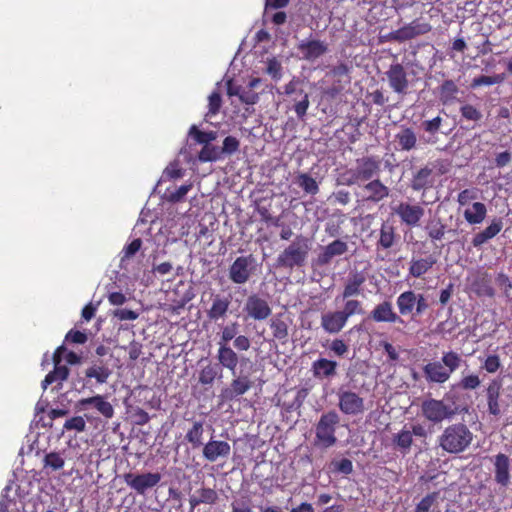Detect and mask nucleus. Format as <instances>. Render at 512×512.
I'll use <instances>...</instances> for the list:
<instances>
[{
	"instance_id": "f03ea898",
	"label": "nucleus",
	"mask_w": 512,
	"mask_h": 512,
	"mask_svg": "<svg viewBox=\"0 0 512 512\" xmlns=\"http://www.w3.org/2000/svg\"><path fill=\"white\" fill-rule=\"evenodd\" d=\"M308 238L299 235L277 257L276 266L292 270L305 265L309 253Z\"/></svg>"
},
{
	"instance_id": "bf43d9fd",
	"label": "nucleus",
	"mask_w": 512,
	"mask_h": 512,
	"mask_svg": "<svg viewBox=\"0 0 512 512\" xmlns=\"http://www.w3.org/2000/svg\"><path fill=\"white\" fill-rule=\"evenodd\" d=\"M331 471L333 473H341L344 475H349L353 472V463L348 458H343L341 460H334L330 464Z\"/></svg>"
},
{
	"instance_id": "9d476101",
	"label": "nucleus",
	"mask_w": 512,
	"mask_h": 512,
	"mask_svg": "<svg viewBox=\"0 0 512 512\" xmlns=\"http://www.w3.org/2000/svg\"><path fill=\"white\" fill-rule=\"evenodd\" d=\"M232 296L221 293H211L210 306L205 309V315L211 322L225 320L230 313Z\"/></svg>"
},
{
	"instance_id": "4c0bfd02",
	"label": "nucleus",
	"mask_w": 512,
	"mask_h": 512,
	"mask_svg": "<svg viewBox=\"0 0 512 512\" xmlns=\"http://www.w3.org/2000/svg\"><path fill=\"white\" fill-rule=\"evenodd\" d=\"M111 374L112 370L102 362L93 363L85 371L86 378H94L98 384L106 383Z\"/></svg>"
},
{
	"instance_id": "ddd939ff",
	"label": "nucleus",
	"mask_w": 512,
	"mask_h": 512,
	"mask_svg": "<svg viewBox=\"0 0 512 512\" xmlns=\"http://www.w3.org/2000/svg\"><path fill=\"white\" fill-rule=\"evenodd\" d=\"M390 88L399 95H406L409 87L407 72L402 64H391L386 71Z\"/></svg>"
},
{
	"instance_id": "2f4dec72",
	"label": "nucleus",
	"mask_w": 512,
	"mask_h": 512,
	"mask_svg": "<svg viewBox=\"0 0 512 512\" xmlns=\"http://www.w3.org/2000/svg\"><path fill=\"white\" fill-rule=\"evenodd\" d=\"M397 240L396 228L389 221H383L379 230L377 249H390Z\"/></svg>"
},
{
	"instance_id": "f257e3e1",
	"label": "nucleus",
	"mask_w": 512,
	"mask_h": 512,
	"mask_svg": "<svg viewBox=\"0 0 512 512\" xmlns=\"http://www.w3.org/2000/svg\"><path fill=\"white\" fill-rule=\"evenodd\" d=\"M474 435L463 422L448 425L438 436V446L449 454H460L472 444Z\"/></svg>"
},
{
	"instance_id": "aec40b11",
	"label": "nucleus",
	"mask_w": 512,
	"mask_h": 512,
	"mask_svg": "<svg viewBox=\"0 0 512 512\" xmlns=\"http://www.w3.org/2000/svg\"><path fill=\"white\" fill-rule=\"evenodd\" d=\"M494 480L501 487H508L510 484V458L504 453H498L494 456Z\"/></svg>"
},
{
	"instance_id": "39448f33",
	"label": "nucleus",
	"mask_w": 512,
	"mask_h": 512,
	"mask_svg": "<svg viewBox=\"0 0 512 512\" xmlns=\"http://www.w3.org/2000/svg\"><path fill=\"white\" fill-rule=\"evenodd\" d=\"M380 171V161L373 156H367L356 160L355 169L348 171L351 178L347 181L348 185L359 183L360 181L371 180Z\"/></svg>"
},
{
	"instance_id": "6e6552de",
	"label": "nucleus",
	"mask_w": 512,
	"mask_h": 512,
	"mask_svg": "<svg viewBox=\"0 0 512 512\" xmlns=\"http://www.w3.org/2000/svg\"><path fill=\"white\" fill-rule=\"evenodd\" d=\"M254 264L252 254L237 257L229 267V279L234 284H245L253 274Z\"/></svg>"
},
{
	"instance_id": "4468645a",
	"label": "nucleus",
	"mask_w": 512,
	"mask_h": 512,
	"mask_svg": "<svg viewBox=\"0 0 512 512\" xmlns=\"http://www.w3.org/2000/svg\"><path fill=\"white\" fill-rule=\"evenodd\" d=\"M338 398V407L343 414L359 415L365 410L364 399L353 391H341Z\"/></svg>"
},
{
	"instance_id": "ea45409f",
	"label": "nucleus",
	"mask_w": 512,
	"mask_h": 512,
	"mask_svg": "<svg viewBox=\"0 0 512 512\" xmlns=\"http://www.w3.org/2000/svg\"><path fill=\"white\" fill-rule=\"evenodd\" d=\"M395 140L401 150L410 151L416 147L417 137L410 127L402 128L396 135Z\"/></svg>"
},
{
	"instance_id": "7c9ffc66",
	"label": "nucleus",
	"mask_w": 512,
	"mask_h": 512,
	"mask_svg": "<svg viewBox=\"0 0 512 512\" xmlns=\"http://www.w3.org/2000/svg\"><path fill=\"white\" fill-rule=\"evenodd\" d=\"M434 184L433 170L428 166L419 169L412 177L410 187L413 191L427 190Z\"/></svg>"
},
{
	"instance_id": "de8ad7c7",
	"label": "nucleus",
	"mask_w": 512,
	"mask_h": 512,
	"mask_svg": "<svg viewBox=\"0 0 512 512\" xmlns=\"http://www.w3.org/2000/svg\"><path fill=\"white\" fill-rule=\"evenodd\" d=\"M189 136L193 137V139L201 145H208L211 142L217 139L216 131H201L197 128V126L192 125L189 129Z\"/></svg>"
},
{
	"instance_id": "680f3d73",
	"label": "nucleus",
	"mask_w": 512,
	"mask_h": 512,
	"mask_svg": "<svg viewBox=\"0 0 512 512\" xmlns=\"http://www.w3.org/2000/svg\"><path fill=\"white\" fill-rule=\"evenodd\" d=\"M460 114L463 119L468 121H480L482 119V113L476 107L471 104H465L460 107Z\"/></svg>"
},
{
	"instance_id": "6e6d98bb",
	"label": "nucleus",
	"mask_w": 512,
	"mask_h": 512,
	"mask_svg": "<svg viewBox=\"0 0 512 512\" xmlns=\"http://www.w3.org/2000/svg\"><path fill=\"white\" fill-rule=\"evenodd\" d=\"M239 324L237 322H232L226 326L222 327L220 334V345H228L229 341L233 340L237 337Z\"/></svg>"
},
{
	"instance_id": "8fccbe9b",
	"label": "nucleus",
	"mask_w": 512,
	"mask_h": 512,
	"mask_svg": "<svg viewBox=\"0 0 512 512\" xmlns=\"http://www.w3.org/2000/svg\"><path fill=\"white\" fill-rule=\"evenodd\" d=\"M506 73L494 74L492 76L481 75L475 77L471 82L472 88H477L481 86H490L494 84H501L506 80Z\"/></svg>"
},
{
	"instance_id": "13d9d810",
	"label": "nucleus",
	"mask_w": 512,
	"mask_h": 512,
	"mask_svg": "<svg viewBox=\"0 0 512 512\" xmlns=\"http://www.w3.org/2000/svg\"><path fill=\"white\" fill-rule=\"evenodd\" d=\"M222 106V97L219 91H213L208 98V112L205 117H212L219 113Z\"/></svg>"
},
{
	"instance_id": "cd10ccee",
	"label": "nucleus",
	"mask_w": 512,
	"mask_h": 512,
	"mask_svg": "<svg viewBox=\"0 0 512 512\" xmlns=\"http://www.w3.org/2000/svg\"><path fill=\"white\" fill-rule=\"evenodd\" d=\"M365 282L366 277L362 272L351 273L344 284V288L341 294L342 299H348L353 296L361 295Z\"/></svg>"
},
{
	"instance_id": "49530a36",
	"label": "nucleus",
	"mask_w": 512,
	"mask_h": 512,
	"mask_svg": "<svg viewBox=\"0 0 512 512\" xmlns=\"http://www.w3.org/2000/svg\"><path fill=\"white\" fill-rule=\"evenodd\" d=\"M198 159L200 162H216L221 160L220 147L213 144L202 145V149L198 153Z\"/></svg>"
},
{
	"instance_id": "79ce46f5",
	"label": "nucleus",
	"mask_w": 512,
	"mask_h": 512,
	"mask_svg": "<svg viewBox=\"0 0 512 512\" xmlns=\"http://www.w3.org/2000/svg\"><path fill=\"white\" fill-rule=\"evenodd\" d=\"M204 427L202 421H194L190 429H188L185 439L196 449L204 445L203 443Z\"/></svg>"
},
{
	"instance_id": "338daca9",
	"label": "nucleus",
	"mask_w": 512,
	"mask_h": 512,
	"mask_svg": "<svg viewBox=\"0 0 512 512\" xmlns=\"http://www.w3.org/2000/svg\"><path fill=\"white\" fill-rule=\"evenodd\" d=\"M443 119L440 116H436L431 120H425L422 122L421 127L423 130L431 135H435L442 126Z\"/></svg>"
},
{
	"instance_id": "2eb2a0df",
	"label": "nucleus",
	"mask_w": 512,
	"mask_h": 512,
	"mask_svg": "<svg viewBox=\"0 0 512 512\" xmlns=\"http://www.w3.org/2000/svg\"><path fill=\"white\" fill-rule=\"evenodd\" d=\"M368 319L376 323H405L403 318L394 311L392 303L388 300L382 301L375 305V307L369 313Z\"/></svg>"
},
{
	"instance_id": "c9c22d12",
	"label": "nucleus",
	"mask_w": 512,
	"mask_h": 512,
	"mask_svg": "<svg viewBox=\"0 0 512 512\" xmlns=\"http://www.w3.org/2000/svg\"><path fill=\"white\" fill-rule=\"evenodd\" d=\"M473 291L479 296H494V289L491 286V281L488 273L477 272L473 281L471 282Z\"/></svg>"
},
{
	"instance_id": "69168bd1",
	"label": "nucleus",
	"mask_w": 512,
	"mask_h": 512,
	"mask_svg": "<svg viewBox=\"0 0 512 512\" xmlns=\"http://www.w3.org/2000/svg\"><path fill=\"white\" fill-rule=\"evenodd\" d=\"M477 198L478 190L476 188H467L459 192L457 202L460 206H465Z\"/></svg>"
},
{
	"instance_id": "4be33fe9",
	"label": "nucleus",
	"mask_w": 512,
	"mask_h": 512,
	"mask_svg": "<svg viewBox=\"0 0 512 512\" xmlns=\"http://www.w3.org/2000/svg\"><path fill=\"white\" fill-rule=\"evenodd\" d=\"M348 251V245L341 239H336L323 247L322 251L316 258V263L319 266L329 265L332 259L336 256H341Z\"/></svg>"
},
{
	"instance_id": "72a5a7b5",
	"label": "nucleus",
	"mask_w": 512,
	"mask_h": 512,
	"mask_svg": "<svg viewBox=\"0 0 512 512\" xmlns=\"http://www.w3.org/2000/svg\"><path fill=\"white\" fill-rule=\"evenodd\" d=\"M459 87L451 79L444 80L438 87V98L442 105H450L457 100Z\"/></svg>"
},
{
	"instance_id": "3c124183",
	"label": "nucleus",
	"mask_w": 512,
	"mask_h": 512,
	"mask_svg": "<svg viewBox=\"0 0 512 512\" xmlns=\"http://www.w3.org/2000/svg\"><path fill=\"white\" fill-rule=\"evenodd\" d=\"M439 492L433 491L425 495L419 503L416 504L413 512H431L437 505Z\"/></svg>"
},
{
	"instance_id": "a19ab883",
	"label": "nucleus",
	"mask_w": 512,
	"mask_h": 512,
	"mask_svg": "<svg viewBox=\"0 0 512 512\" xmlns=\"http://www.w3.org/2000/svg\"><path fill=\"white\" fill-rule=\"evenodd\" d=\"M393 444L403 454H407L413 444L412 432L405 425L398 433L393 435Z\"/></svg>"
},
{
	"instance_id": "20e7f679",
	"label": "nucleus",
	"mask_w": 512,
	"mask_h": 512,
	"mask_svg": "<svg viewBox=\"0 0 512 512\" xmlns=\"http://www.w3.org/2000/svg\"><path fill=\"white\" fill-rule=\"evenodd\" d=\"M422 416L434 424L452 419L456 414V408L444 400L427 398L421 403Z\"/></svg>"
},
{
	"instance_id": "09e8293b",
	"label": "nucleus",
	"mask_w": 512,
	"mask_h": 512,
	"mask_svg": "<svg viewBox=\"0 0 512 512\" xmlns=\"http://www.w3.org/2000/svg\"><path fill=\"white\" fill-rule=\"evenodd\" d=\"M462 358L455 351H447L443 352L441 363L445 367V369L452 375L461 365Z\"/></svg>"
},
{
	"instance_id": "774afa93",
	"label": "nucleus",
	"mask_w": 512,
	"mask_h": 512,
	"mask_svg": "<svg viewBox=\"0 0 512 512\" xmlns=\"http://www.w3.org/2000/svg\"><path fill=\"white\" fill-rule=\"evenodd\" d=\"M329 349L334 355L343 357L349 351V346L344 340L336 338L332 340Z\"/></svg>"
},
{
	"instance_id": "423d86ee",
	"label": "nucleus",
	"mask_w": 512,
	"mask_h": 512,
	"mask_svg": "<svg viewBox=\"0 0 512 512\" xmlns=\"http://www.w3.org/2000/svg\"><path fill=\"white\" fill-rule=\"evenodd\" d=\"M253 381L248 374H235L230 384L221 389L219 398L222 403L238 400L253 387Z\"/></svg>"
},
{
	"instance_id": "dca6fc26",
	"label": "nucleus",
	"mask_w": 512,
	"mask_h": 512,
	"mask_svg": "<svg viewBox=\"0 0 512 512\" xmlns=\"http://www.w3.org/2000/svg\"><path fill=\"white\" fill-rule=\"evenodd\" d=\"M217 360L219 366L228 369L232 376L236 374L237 365L243 364L249 361L246 357H239L236 351L229 345H220L217 351Z\"/></svg>"
},
{
	"instance_id": "7ed1b4c3",
	"label": "nucleus",
	"mask_w": 512,
	"mask_h": 512,
	"mask_svg": "<svg viewBox=\"0 0 512 512\" xmlns=\"http://www.w3.org/2000/svg\"><path fill=\"white\" fill-rule=\"evenodd\" d=\"M339 416L335 411H328L321 415L316 424V444L322 448H329L336 444V426L339 423Z\"/></svg>"
},
{
	"instance_id": "6ab92c4d",
	"label": "nucleus",
	"mask_w": 512,
	"mask_h": 512,
	"mask_svg": "<svg viewBox=\"0 0 512 512\" xmlns=\"http://www.w3.org/2000/svg\"><path fill=\"white\" fill-rule=\"evenodd\" d=\"M78 406L80 409H87L88 407H93L99 414H101L106 419H111L114 417L115 411L112 404L105 399L102 395H95L88 398H82L78 401Z\"/></svg>"
},
{
	"instance_id": "864d4df0",
	"label": "nucleus",
	"mask_w": 512,
	"mask_h": 512,
	"mask_svg": "<svg viewBox=\"0 0 512 512\" xmlns=\"http://www.w3.org/2000/svg\"><path fill=\"white\" fill-rule=\"evenodd\" d=\"M344 300L345 303L343 310H341V312L346 316L347 319H349L353 315L364 313L363 304L361 301L351 298Z\"/></svg>"
},
{
	"instance_id": "0eeeda50",
	"label": "nucleus",
	"mask_w": 512,
	"mask_h": 512,
	"mask_svg": "<svg viewBox=\"0 0 512 512\" xmlns=\"http://www.w3.org/2000/svg\"><path fill=\"white\" fill-rule=\"evenodd\" d=\"M243 312L248 319L264 321L272 314V309L267 299L253 293L247 297Z\"/></svg>"
},
{
	"instance_id": "412c9836",
	"label": "nucleus",
	"mask_w": 512,
	"mask_h": 512,
	"mask_svg": "<svg viewBox=\"0 0 512 512\" xmlns=\"http://www.w3.org/2000/svg\"><path fill=\"white\" fill-rule=\"evenodd\" d=\"M437 257L434 254H429L425 257L411 258L408 268V274L412 278H422L426 273L432 270L437 264Z\"/></svg>"
},
{
	"instance_id": "b1692460",
	"label": "nucleus",
	"mask_w": 512,
	"mask_h": 512,
	"mask_svg": "<svg viewBox=\"0 0 512 512\" xmlns=\"http://www.w3.org/2000/svg\"><path fill=\"white\" fill-rule=\"evenodd\" d=\"M291 320L285 313H277L269 320V328L274 339L285 344L289 337V323Z\"/></svg>"
},
{
	"instance_id": "f3484780",
	"label": "nucleus",
	"mask_w": 512,
	"mask_h": 512,
	"mask_svg": "<svg viewBox=\"0 0 512 512\" xmlns=\"http://www.w3.org/2000/svg\"><path fill=\"white\" fill-rule=\"evenodd\" d=\"M297 50L303 59L314 61L327 53L328 45L318 39H306L297 45Z\"/></svg>"
},
{
	"instance_id": "4d7b16f0",
	"label": "nucleus",
	"mask_w": 512,
	"mask_h": 512,
	"mask_svg": "<svg viewBox=\"0 0 512 512\" xmlns=\"http://www.w3.org/2000/svg\"><path fill=\"white\" fill-rule=\"evenodd\" d=\"M240 148V141L234 136H227L223 140V145L220 147L222 159L225 156H230L236 153Z\"/></svg>"
},
{
	"instance_id": "603ef678",
	"label": "nucleus",
	"mask_w": 512,
	"mask_h": 512,
	"mask_svg": "<svg viewBox=\"0 0 512 512\" xmlns=\"http://www.w3.org/2000/svg\"><path fill=\"white\" fill-rule=\"evenodd\" d=\"M65 459L59 452H49L44 456L43 468L51 469V471H57L64 467Z\"/></svg>"
},
{
	"instance_id": "9b49d317",
	"label": "nucleus",
	"mask_w": 512,
	"mask_h": 512,
	"mask_svg": "<svg viewBox=\"0 0 512 512\" xmlns=\"http://www.w3.org/2000/svg\"><path fill=\"white\" fill-rule=\"evenodd\" d=\"M431 30L429 23H421L418 20H414L411 23L395 30L384 36L386 41L405 42L411 40L417 36L424 35Z\"/></svg>"
},
{
	"instance_id": "393cba45",
	"label": "nucleus",
	"mask_w": 512,
	"mask_h": 512,
	"mask_svg": "<svg viewBox=\"0 0 512 512\" xmlns=\"http://www.w3.org/2000/svg\"><path fill=\"white\" fill-rule=\"evenodd\" d=\"M503 226L502 218L494 217L485 229L473 236L471 241L472 245L476 248L481 247L483 244L496 237L501 232Z\"/></svg>"
},
{
	"instance_id": "a18cd8bd",
	"label": "nucleus",
	"mask_w": 512,
	"mask_h": 512,
	"mask_svg": "<svg viewBox=\"0 0 512 512\" xmlns=\"http://www.w3.org/2000/svg\"><path fill=\"white\" fill-rule=\"evenodd\" d=\"M446 228V224L440 219L428 222L425 227L427 235L432 242L441 241L445 236Z\"/></svg>"
},
{
	"instance_id": "f704fd0d",
	"label": "nucleus",
	"mask_w": 512,
	"mask_h": 512,
	"mask_svg": "<svg viewBox=\"0 0 512 512\" xmlns=\"http://www.w3.org/2000/svg\"><path fill=\"white\" fill-rule=\"evenodd\" d=\"M398 308V315L412 317L416 316L415 313V291L407 290L402 292L396 299Z\"/></svg>"
},
{
	"instance_id": "c03bdc74",
	"label": "nucleus",
	"mask_w": 512,
	"mask_h": 512,
	"mask_svg": "<svg viewBox=\"0 0 512 512\" xmlns=\"http://www.w3.org/2000/svg\"><path fill=\"white\" fill-rule=\"evenodd\" d=\"M293 110L295 111L298 119L304 120L307 110L310 105L309 95L303 90L299 91V95L292 99Z\"/></svg>"
},
{
	"instance_id": "f8f14e48",
	"label": "nucleus",
	"mask_w": 512,
	"mask_h": 512,
	"mask_svg": "<svg viewBox=\"0 0 512 512\" xmlns=\"http://www.w3.org/2000/svg\"><path fill=\"white\" fill-rule=\"evenodd\" d=\"M160 480L161 474L158 472L143 474L127 473L124 475L126 484L139 495H144L147 490L157 486Z\"/></svg>"
},
{
	"instance_id": "473e14b6",
	"label": "nucleus",
	"mask_w": 512,
	"mask_h": 512,
	"mask_svg": "<svg viewBox=\"0 0 512 512\" xmlns=\"http://www.w3.org/2000/svg\"><path fill=\"white\" fill-rule=\"evenodd\" d=\"M363 188L368 193L366 200L373 203H378L389 196V188L379 179L369 181Z\"/></svg>"
},
{
	"instance_id": "c756f323",
	"label": "nucleus",
	"mask_w": 512,
	"mask_h": 512,
	"mask_svg": "<svg viewBox=\"0 0 512 512\" xmlns=\"http://www.w3.org/2000/svg\"><path fill=\"white\" fill-rule=\"evenodd\" d=\"M218 501V493L215 489L209 487H201L196 494L189 497L190 510L193 511L201 504L214 505Z\"/></svg>"
},
{
	"instance_id": "58836bf2",
	"label": "nucleus",
	"mask_w": 512,
	"mask_h": 512,
	"mask_svg": "<svg viewBox=\"0 0 512 512\" xmlns=\"http://www.w3.org/2000/svg\"><path fill=\"white\" fill-rule=\"evenodd\" d=\"M221 377V367L218 364L209 362L199 371L198 382L202 385H212L216 379Z\"/></svg>"
},
{
	"instance_id": "e433bc0d",
	"label": "nucleus",
	"mask_w": 512,
	"mask_h": 512,
	"mask_svg": "<svg viewBox=\"0 0 512 512\" xmlns=\"http://www.w3.org/2000/svg\"><path fill=\"white\" fill-rule=\"evenodd\" d=\"M463 216L470 225L481 224L487 216L486 205L482 202H474L471 208H467L464 211Z\"/></svg>"
},
{
	"instance_id": "e2e57ef3",
	"label": "nucleus",
	"mask_w": 512,
	"mask_h": 512,
	"mask_svg": "<svg viewBox=\"0 0 512 512\" xmlns=\"http://www.w3.org/2000/svg\"><path fill=\"white\" fill-rule=\"evenodd\" d=\"M63 429L66 431L84 432L86 429V422L82 416H74L67 419L63 425Z\"/></svg>"
},
{
	"instance_id": "a878e982",
	"label": "nucleus",
	"mask_w": 512,
	"mask_h": 512,
	"mask_svg": "<svg viewBox=\"0 0 512 512\" xmlns=\"http://www.w3.org/2000/svg\"><path fill=\"white\" fill-rule=\"evenodd\" d=\"M502 382L499 379L490 381L486 388V399L489 414L497 417L501 414L500 396H501Z\"/></svg>"
},
{
	"instance_id": "052dcab7",
	"label": "nucleus",
	"mask_w": 512,
	"mask_h": 512,
	"mask_svg": "<svg viewBox=\"0 0 512 512\" xmlns=\"http://www.w3.org/2000/svg\"><path fill=\"white\" fill-rule=\"evenodd\" d=\"M501 366L500 356L497 354H490L482 362L481 368L489 374H494L501 368Z\"/></svg>"
},
{
	"instance_id": "bb28decb",
	"label": "nucleus",
	"mask_w": 512,
	"mask_h": 512,
	"mask_svg": "<svg viewBox=\"0 0 512 512\" xmlns=\"http://www.w3.org/2000/svg\"><path fill=\"white\" fill-rule=\"evenodd\" d=\"M423 373L427 382L438 384L445 383L451 376L440 361L427 363L423 367Z\"/></svg>"
},
{
	"instance_id": "a211bd4d",
	"label": "nucleus",
	"mask_w": 512,
	"mask_h": 512,
	"mask_svg": "<svg viewBox=\"0 0 512 512\" xmlns=\"http://www.w3.org/2000/svg\"><path fill=\"white\" fill-rule=\"evenodd\" d=\"M231 453V446L227 441L215 440L212 437L203 445V457L209 462H215L219 458H228Z\"/></svg>"
},
{
	"instance_id": "1a4fd4ad",
	"label": "nucleus",
	"mask_w": 512,
	"mask_h": 512,
	"mask_svg": "<svg viewBox=\"0 0 512 512\" xmlns=\"http://www.w3.org/2000/svg\"><path fill=\"white\" fill-rule=\"evenodd\" d=\"M391 209L393 214L399 217L401 223L410 228L417 227L425 214V210L420 204H411L405 201H400Z\"/></svg>"
},
{
	"instance_id": "5701e85b",
	"label": "nucleus",
	"mask_w": 512,
	"mask_h": 512,
	"mask_svg": "<svg viewBox=\"0 0 512 512\" xmlns=\"http://www.w3.org/2000/svg\"><path fill=\"white\" fill-rule=\"evenodd\" d=\"M348 319L341 312L329 311L321 316V327L328 334H338L347 324Z\"/></svg>"
},
{
	"instance_id": "0e129e2a",
	"label": "nucleus",
	"mask_w": 512,
	"mask_h": 512,
	"mask_svg": "<svg viewBox=\"0 0 512 512\" xmlns=\"http://www.w3.org/2000/svg\"><path fill=\"white\" fill-rule=\"evenodd\" d=\"M481 384V380L477 374H469L463 376L459 382V387L463 390H474Z\"/></svg>"
},
{
	"instance_id": "c85d7f7f",
	"label": "nucleus",
	"mask_w": 512,
	"mask_h": 512,
	"mask_svg": "<svg viewBox=\"0 0 512 512\" xmlns=\"http://www.w3.org/2000/svg\"><path fill=\"white\" fill-rule=\"evenodd\" d=\"M337 362L327 358H319L312 363L311 370L317 379H329L337 374Z\"/></svg>"
},
{
	"instance_id": "5fc2aeb1",
	"label": "nucleus",
	"mask_w": 512,
	"mask_h": 512,
	"mask_svg": "<svg viewBox=\"0 0 512 512\" xmlns=\"http://www.w3.org/2000/svg\"><path fill=\"white\" fill-rule=\"evenodd\" d=\"M298 183H299V186L306 193L315 195V194H317L319 192V186H318L316 180L312 176H310V175H308L306 173H303V174L299 175Z\"/></svg>"
},
{
	"instance_id": "37998d69",
	"label": "nucleus",
	"mask_w": 512,
	"mask_h": 512,
	"mask_svg": "<svg viewBox=\"0 0 512 512\" xmlns=\"http://www.w3.org/2000/svg\"><path fill=\"white\" fill-rule=\"evenodd\" d=\"M69 376V368L65 365L57 364L54 365L53 371L49 372L44 380L42 381L43 389H46L48 385L55 381H64Z\"/></svg>"
}]
</instances>
